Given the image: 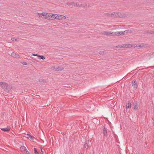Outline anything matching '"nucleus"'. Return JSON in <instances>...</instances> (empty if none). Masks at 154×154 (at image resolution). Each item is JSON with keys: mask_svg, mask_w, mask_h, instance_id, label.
<instances>
[{"mask_svg": "<svg viewBox=\"0 0 154 154\" xmlns=\"http://www.w3.org/2000/svg\"><path fill=\"white\" fill-rule=\"evenodd\" d=\"M67 4L69 6H72V7L75 6H76L77 5V4L76 3L74 2H73L67 3Z\"/></svg>", "mask_w": 154, "mask_h": 154, "instance_id": "0eeeda50", "label": "nucleus"}, {"mask_svg": "<svg viewBox=\"0 0 154 154\" xmlns=\"http://www.w3.org/2000/svg\"><path fill=\"white\" fill-rule=\"evenodd\" d=\"M48 13L43 12L41 13L38 14L39 17H42L44 18H45L47 19V14Z\"/></svg>", "mask_w": 154, "mask_h": 154, "instance_id": "20e7f679", "label": "nucleus"}, {"mask_svg": "<svg viewBox=\"0 0 154 154\" xmlns=\"http://www.w3.org/2000/svg\"><path fill=\"white\" fill-rule=\"evenodd\" d=\"M153 67H154V66H152Z\"/></svg>", "mask_w": 154, "mask_h": 154, "instance_id": "4c0bfd02", "label": "nucleus"}, {"mask_svg": "<svg viewBox=\"0 0 154 154\" xmlns=\"http://www.w3.org/2000/svg\"><path fill=\"white\" fill-rule=\"evenodd\" d=\"M89 147V145H88L87 143H85L84 146V149H85L86 150L88 149Z\"/></svg>", "mask_w": 154, "mask_h": 154, "instance_id": "2eb2a0df", "label": "nucleus"}, {"mask_svg": "<svg viewBox=\"0 0 154 154\" xmlns=\"http://www.w3.org/2000/svg\"><path fill=\"white\" fill-rule=\"evenodd\" d=\"M57 19H58L59 20H61L62 19H65L66 18V17L62 15H57Z\"/></svg>", "mask_w": 154, "mask_h": 154, "instance_id": "39448f33", "label": "nucleus"}, {"mask_svg": "<svg viewBox=\"0 0 154 154\" xmlns=\"http://www.w3.org/2000/svg\"><path fill=\"white\" fill-rule=\"evenodd\" d=\"M11 40L12 41H14L16 40V38L14 37L11 38Z\"/></svg>", "mask_w": 154, "mask_h": 154, "instance_id": "c85d7f7f", "label": "nucleus"}, {"mask_svg": "<svg viewBox=\"0 0 154 154\" xmlns=\"http://www.w3.org/2000/svg\"><path fill=\"white\" fill-rule=\"evenodd\" d=\"M134 109H137L138 107V104L137 103V101H134Z\"/></svg>", "mask_w": 154, "mask_h": 154, "instance_id": "ddd939ff", "label": "nucleus"}, {"mask_svg": "<svg viewBox=\"0 0 154 154\" xmlns=\"http://www.w3.org/2000/svg\"><path fill=\"white\" fill-rule=\"evenodd\" d=\"M0 85L2 88L4 90L5 92L7 93L9 92L10 89L9 88H8V84L7 83L3 82H0Z\"/></svg>", "mask_w": 154, "mask_h": 154, "instance_id": "f03ea898", "label": "nucleus"}, {"mask_svg": "<svg viewBox=\"0 0 154 154\" xmlns=\"http://www.w3.org/2000/svg\"><path fill=\"white\" fill-rule=\"evenodd\" d=\"M26 135L28 137H29L32 140L33 139V138H34V137L33 136L28 134H26Z\"/></svg>", "mask_w": 154, "mask_h": 154, "instance_id": "5701e85b", "label": "nucleus"}, {"mask_svg": "<svg viewBox=\"0 0 154 154\" xmlns=\"http://www.w3.org/2000/svg\"><path fill=\"white\" fill-rule=\"evenodd\" d=\"M131 32V30H127L123 32L125 33V34L126 33H130Z\"/></svg>", "mask_w": 154, "mask_h": 154, "instance_id": "aec40b11", "label": "nucleus"}, {"mask_svg": "<svg viewBox=\"0 0 154 154\" xmlns=\"http://www.w3.org/2000/svg\"><path fill=\"white\" fill-rule=\"evenodd\" d=\"M132 86L134 89H136L137 87V82L134 81L132 82Z\"/></svg>", "mask_w": 154, "mask_h": 154, "instance_id": "6e6552de", "label": "nucleus"}, {"mask_svg": "<svg viewBox=\"0 0 154 154\" xmlns=\"http://www.w3.org/2000/svg\"><path fill=\"white\" fill-rule=\"evenodd\" d=\"M11 128L10 126H7L6 128H1L2 130L4 132H8L10 130Z\"/></svg>", "mask_w": 154, "mask_h": 154, "instance_id": "423d86ee", "label": "nucleus"}, {"mask_svg": "<svg viewBox=\"0 0 154 154\" xmlns=\"http://www.w3.org/2000/svg\"><path fill=\"white\" fill-rule=\"evenodd\" d=\"M115 35H121L122 34L125 35V33L123 32L120 31V32H116L114 33Z\"/></svg>", "mask_w": 154, "mask_h": 154, "instance_id": "4468645a", "label": "nucleus"}, {"mask_svg": "<svg viewBox=\"0 0 154 154\" xmlns=\"http://www.w3.org/2000/svg\"><path fill=\"white\" fill-rule=\"evenodd\" d=\"M122 45V48H130L132 46L131 44H123Z\"/></svg>", "mask_w": 154, "mask_h": 154, "instance_id": "9b49d317", "label": "nucleus"}, {"mask_svg": "<svg viewBox=\"0 0 154 154\" xmlns=\"http://www.w3.org/2000/svg\"><path fill=\"white\" fill-rule=\"evenodd\" d=\"M32 55L34 56H36L38 57V55H39V54H32Z\"/></svg>", "mask_w": 154, "mask_h": 154, "instance_id": "c756f323", "label": "nucleus"}, {"mask_svg": "<svg viewBox=\"0 0 154 154\" xmlns=\"http://www.w3.org/2000/svg\"><path fill=\"white\" fill-rule=\"evenodd\" d=\"M22 64L24 65H27V63L25 62H21Z\"/></svg>", "mask_w": 154, "mask_h": 154, "instance_id": "cd10ccee", "label": "nucleus"}, {"mask_svg": "<svg viewBox=\"0 0 154 154\" xmlns=\"http://www.w3.org/2000/svg\"><path fill=\"white\" fill-rule=\"evenodd\" d=\"M80 154H83V153H80Z\"/></svg>", "mask_w": 154, "mask_h": 154, "instance_id": "c9c22d12", "label": "nucleus"}, {"mask_svg": "<svg viewBox=\"0 0 154 154\" xmlns=\"http://www.w3.org/2000/svg\"><path fill=\"white\" fill-rule=\"evenodd\" d=\"M103 135L104 136L106 137L107 136V128L105 127H104L103 128Z\"/></svg>", "mask_w": 154, "mask_h": 154, "instance_id": "9d476101", "label": "nucleus"}, {"mask_svg": "<svg viewBox=\"0 0 154 154\" xmlns=\"http://www.w3.org/2000/svg\"><path fill=\"white\" fill-rule=\"evenodd\" d=\"M38 81L39 82H45V80L43 79H39L38 80Z\"/></svg>", "mask_w": 154, "mask_h": 154, "instance_id": "bb28decb", "label": "nucleus"}, {"mask_svg": "<svg viewBox=\"0 0 154 154\" xmlns=\"http://www.w3.org/2000/svg\"><path fill=\"white\" fill-rule=\"evenodd\" d=\"M15 41H17V39H16V40H15Z\"/></svg>", "mask_w": 154, "mask_h": 154, "instance_id": "f704fd0d", "label": "nucleus"}, {"mask_svg": "<svg viewBox=\"0 0 154 154\" xmlns=\"http://www.w3.org/2000/svg\"><path fill=\"white\" fill-rule=\"evenodd\" d=\"M107 53V52L105 51H100L99 52V54L100 55H103L104 54H106Z\"/></svg>", "mask_w": 154, "mask_h": 154, "instance_id": "b1692460", "label": "nucleus"}, {"mask_svg": "<svg viewBox=\"0 0 154 154\" xmlns=\"http://www.w3.org/2000/svg\"><path fill=\"white\" fill-rule=\"evenodd\" d=\"M131 103L130 102H128V103L126 105V108H131Z\"/></svg>", "mask_w": 154, "mask_h": 154, "instance_id": "412c9836", "label": "nucleus"}, {"mask_svg": "<svg viewBox=\"0 0 154 154\" xmlns=\"http://www.w3.org/2000/svg\"><path fill=\"white\" fill-rule=\"evenodd\" d=\"M104 15L107 17H123L124 16V14L121 13H105L104 14Z\"/></svg>", "mask_w": 154, "mask_h": 154, "instance_id": "f257e3e1", "label": "nucleus"}, {"mask_svg": "<svg viewBox=\"0 0 154 154\" xmlns=\"http://www.w3.org/2000/svg\"><path fill=\"white\" fill-rule=\"evenodd\" d=\"M112 132V133L113 134H115L113 131Z\"/></svg>", "mask_w": 154, "mask_h": 154, "instance_id": "72a5a7b5", "label": "nucleus"}, {"mask_svg": "<svg viewBox=\"0 0 154 154\" xmlns=\"http://www.w3.org/2000/svg\"><path fill=\"white\" fill-rule=\"evenodd\" d=\"M20 149H21V150L23 151H24H24L26 152V150H27L26 147L23 146H22L20 147Z\"/></svg>", "mask_w": 154, "mask_h": 154, "instance_id": "dca6fc26", "label": "nucleus"}, {"mask_svg": "<svg viewBox=\"0 0 154 154\" xmlns=\"http://www.w3.org/2000/svg\"><path fill=\"white\" fill-rule=\"evenodd\" d=\"M104 34L110 36H112L115 35L114 33L112 32H105Z\"/></svg>", "mask_w": 154, "mask_h": 154, "instance_id": "1a4fd4ad", "label": "nucleus"}, {"mask_svg": "<svg viewBox=\"0 0 154 154\" xmlns=\"http://www.w3.org/2000/svg\"><path fill=\"white\" fill-rule=\"evenodd\" d=\"M87 6L86 5H83V4H81V5H77L76 6L79 7H85V6Z\"/></svg>", "mask_w": 154, "mask_h": 154, "instance_id": "4be33fe9", "label": "nucleus"}, {"mask_svg": "<svg viewBox=\"0 0 154 154\" xmlns=\"http://www.w3.org/2000/svg\"><path fill=\"white\" fill-rule=\"evenodd\" d=\"M47 19L48 20H53L56 19L57 17L56 14H53L51 13H48L47 14Z\"/></svg>", "mask_w": 154, "mask_h": 154, "instance_id": "7ed1b4c3", "label": "nucleus"}, {"mask_svg": "<svg viewBox=\"0 0 154 154\" xmlns=\"http://www.w3.org/2000/svg\"><path fill=\"white\" fill-rule=\"evenodd\" d=\"M114 136L115 137H116L117 136V135L115 134H114Z\"/></svg>", "mask_w": 154, "mask_h": 154, "instance_id": "2f4dec72", "label": "nucleus"}, {"mask_svg": "<svg viewBox=\"0 0 154 154\" xmlns=\"http://www.w3.org/2000/svg\"><path fill=\"white\" fill-rule=\"evenodd\" d=\"M56 70L57 71H61L63 69V67L61 66H58L56 68Z\"/></svg>", "mask_w": 154, "mask_h": 154, "instance_id": "f3484780", "label": "nucleus"}, {"mask_svg": "<svg viewBox=\"0 0 154 154\" xmlns=\"http://www.w3.org/2000/svg\"><path fill=\"white\" fill-rule=\"evenodd\" d=\"M122 45H119L116 46V47L117 48H122Z\"/></svg>", "mask_w": 154, "mask_h": 154, "instance_id": "a878e982", "label": "nucleus"}, {"mask_svg": "<svg viewBox=\"0 0 154 154\" xmlns=\"http://www.w3.org/2000/svg\"><path fill=\"white\" fill-rule=\"evenodd\" d=\"M144 69V68H143L142 69Z\"/></svg>", "mask_w": 154, "mask_h": 154, "instance_id": "e433bc0d", "label": "nucleus"}, {"mask_svg": "<svg viewBox=\"0 0 154 154\" xmlns=\"http://www.w3.org/2000/svg\"><path fill=\"white\" fill-rule=\"evenodd\" d=\"M41 152H42V154H43V151L42 150V149L41 148Z\"/></svg>", "mask_w": 154, "mask_h": 154, "instance_id": "473e14b6", "label": "nucleus"}, {"mask_svg": "<svg viewBox=\"0 0 154 154\" xmlns=\"http://www.w3.org/2000/svg\"><path fill=\"white\" fill-rule=\"evenodd\" d=\"M146 32L148 33L152 34L154 33V31L153 30H147Z\"/></svg>", "mask_w": 154, "mask_h": 154, "instance_id": "6ab92c4d", "label": "nucleus"}, {"mask_svg": "<svg viewBox=\"0 0 154 154\" xmlns=\"http://www.w3.org/2000/svg\"><path fill=\"white\" fill-rule=\"evenodd\" d=\"M26 154H31L30 152L27 150H26Z\"/></svg>", "mask_w": 154, "mask_h": 154, "instance_id": "7c9ffc66", "label": "nucleus"}, {"mask_svg": "<svg viewBox=\"0 0 154 154\" xmlns=\"http://www.w3.org/2000/svg\"><path fill=\"white\" fill-rule=\"evenodd\" d=\"M38 56V58L39 59H42V60H44L45 59V57L43 55H39Z\"/></svg>", "mask_w": 154, "mask_h": 154, "instance_id": "a211bd4d", "label": "nucleus"}, {"mask_svg": "<svg viewBox=\"0 0 154 154\" xmlns=\"http://www.w3.org/2000/svg\"><path fill=\"white\" fill-rule=\"evenodd\" d=\"M34 150L35 154H38V152L37 151V149L36 148H34Z\"/></svg>", "mask_w": 154, "mask_h": 154, "instance_id": "393cba45", "label": "nucleus"}, {"mask_svg": "<svg viewBox=\"0 0 154 154\" xmlns=\"http://www.w3.org/2000/svg\"><path fill=\"white\" fill-rule=\"evenodd\" d=\"M11 55L12 57L14 58L19 57H20L18 54L14 52L11 53Z\"/></svg>", "mask_w": 154, "mask_h": 154, "instance_id": "f8f14e48", "label": "nucleus"}]
</instances>
